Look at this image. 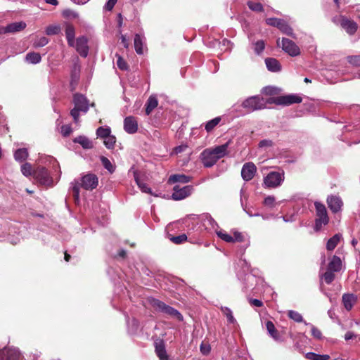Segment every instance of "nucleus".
<instances>
[{
    "label": "nucleus",
    "instance_id": "1",
    "mask_svg": "<svg viewBox=\"0 0 360 360\" xmlns=\"http://www.w3.org/2000/svg\"><path fill=\"white\" fill-rule=\"evenodd\" d=\"M267 103V100L265 101L260 96H254L246 98L242 103V107L248 112H253L265 108Z\"/></svg>",
    "mask_w": 360,
    "mask_h": 360
},
{
    "label": "nucleus",
    "instance_id": "2",
    "mask_svg": "<svg viewBox=\"0 0 360 360\" xmlns=\"http://www.w3.org/2000/svg\"><path fill=\"white\" fill-rule=\"evenodd\" d=\"M314 206L316 213L314 229L316 231H319L323 226L328 224L329 218L326 206L323 204L319 202H315Z\"/></svg>",
    "mask_w": 360,
    "mask_h": 360
},
{
    "label": "nucleus",
    "instance_id": "3",
    "mask_svg": "<svg viewBox=\"0 0 360 360\" xmlns=\"http://www.w3.org/2000/svg\"><path fill=\"white\" fill-rule=\"evenodd\" d=\"M150 303L156 310L165 313L172 317H174L179 321L183 320V316L179 311L170 306L167 305L164 302L157 299H151Z\"/></svg>",
    "mask_w": 360,
    "mask_h": 360
},
{
    "label": "nucleus",
    "instance_id": "4",
    "mask_svg": "<svg viewBox=\"0 0 360 360\" xmlns=\"http://www.w3.org/2000/svg\"><path fill=\"white\" fill-rule=\"evenodd\" d=\"M217 236L226 243H240L244 241V235L236 229H232L231 233H226L224 230L217 231Z\"/></svg>",
    "mask_w": 360,
    "mask_h": 360
},
{
    "label": "nucleus",
    "instance_id": "5",
    "mask_svg": "<svg viewBox=\"0 0 360 360\" xmlns=\"http://www.w3.org/2000/svg\"><path fill=\"white\" fill-rule=\"evenodd\" d=\"M267 102L269 104L275 103L276 105H289L293 103H301L302 98L297 95L290 94L276 98H269L267 99Z\"/></svg>",
    "mask_w": 360,
    "mask_h": 360
},
{
    "label": "nucleus",
    "instance_id": "6",
    "mask_svg": "<svg viewBox=\"0 0 360 360\" xmlns=\"http://www.w3.org/2000/svg\"><path fill=\"white\" fill-rule=\"evenodd\" d=\"M284 181V172H271L264 179V184L268 188L279 186Z\"/></svg>",
    "mask_w": 360,
    "mask_h": 360
},
{
    "label": "nucleus",
    "instance_id": "7",
    "mask_svg": "<svg viewBox=\"0 0 360 360\" xmlns=\"http://www.w3.org/2000/svg\"><path fill=\"white\" fill-rule=\"evenodd\" d=\"M193 191V186L188 185L181 188L179 186H174L172 198L174 200H181L191 195Z\"/></svg>",
    "mask_w": 360,
    "mask_h": 360
},
{
    "label": "nucleus",
    "instance_id": "8",
    "mask_svg": "<svg viewBox=\"0 0 360 360\" xmlns=\"http://www.w3.org/2000/svg\"><path fill=\"white\" fill-rule=\"evenodd\" d=\"M34 175L41 185L51 186L53 184L52 178L50 176L47 169L44 167H38L34 171Z\"/></svg>",
    "mask_w": 360,
    "mask_h": 360
},
{
    "label": "nucleus",
    "instance_id": "9",
    "mask_svg": "<svg viewBox=\"0 0 360 360\" xmlns=\"http://www.w3.org/2000/svg\"><path fill=\"white\" fill-rule=\"evenodd\" d=\"M20 351L14 347H6L0 351V360H21Z\"/></svg>",
    "mask_w": 360,
    "mask_h": 360
},
{
    "label": "nucleus",
    "instance_id": "10",
    "mask_svg": "<svg viewBox=\"0 0 360 360\" xmlns=\"http://www.w3.org/2000/svg\"><path fill=\"white\" fill-rule=\"evenodd\" d=\"M98 184V179L94 174H87L81 179V187L85 190H93L96 188Z\"/></svg>",
    "mask_w": 360,
    "mask_h": 360
},
{
    "label": "nucleus",
    "instance_id": "11",
    "mask_svg": "<svg viewBox=\"0 0 360 360\" xmlns=\"http://www.w3.org/2000/svg\"><path fill=\"white\" fill-rule=\"evenodd\" d=\"M282 49L291 56H296L300 54V49L292 41L283 38L281 40Z\"/></svg>",
    "mask_w": 360,
    "mask_h": 360
},
{
    "label": "nucleus",
    "instance_id": "12",
    "mask_svg": "<svg viewBox=\"0 0 360 360\" xmlns=\"http://www.w3.org/2000/svg\"><path fill=\"white\" fill-rule=\"evenodd\" d=\"M340 25L349 35H353L358 28L357 24L354 20L345 16L340 17Z\"/></svg>",
    "mask_w": 360,
    "mask_h": 360
},
{
    "label": "nucleus",
    "instance_id": "13",
    "mask_svg": "<svg viewBox=\"0 0 360 360\" xmlns=\"http://www.w3.org/2000/svg\"><path fill=\"white\" fill-rule=\"evenodd\" d=\"M200 160L205 167H211L218 161L210 149L204 150L200 154Z\"/></svg>",
    "mask_w": 360,
    "mask_h": 360
},
{
    "label": "nucleus",
    "instance_id": "14",
    "mask_svg": "<svg viewBox=\"0 0 360 360\" xmlns=\"http://www.w3.org/2000/svg\"><path fill=\"white\" fill-rule=\"evenodd\" d=\"M139 129L137 118L134 116L126 117L124 120V129L129 134L137 132Z\"/></svg>",
    "mask_w": 360,
    "mask_h": 360
},
{
    "label": "nucleus",
    "instance_id": "15",
    "mask_svg": "<svg viewBox=\"0 0 360 360\" xmlns=\"http://www.w3.org/2000/svg\"><path fill=\"white\" fill-rule=\"evenodd\" d=\"M257 172V167L252 162H247L243 165L241 169V176L243 180L248 181L253 179Z\"/></svg>",
    "mask_w": 360,
    "mask_h": 360
},
{
    "label": "nucleus",
    "instance_id": "16",
    "mask_svg": "<svg viewBox=\"0 0 360 360\" xmlns=\"http://www.w3.org/2000/svg\"><path fill=\"white\" fill-rule=\"evenodd\" d=\"M87 39L85 37H78L75 41V47L77 51L82 57H86L89 53V47L87 45Z\"/></svg>",
    "mask_w": 360,
    "mask_h": 360
},
{
    "label": "nucleus",
    "instance_id": "17",
    "mask_svg": "<svg viewBox=\"0 0 360 360\" xmlns=\"http://www.w3.org/2000/svg\"><path fill=\"white\" fill-rule=\"evenodd\" d=\"M73 101L75 108L80 109L83 112L88 111L89 106V101L84 95L79 94H75Z\"/></svg>",
    "mask_w": 360,
    "mask_h": 360
},
{
    "label": "nucleus",
    "instance_id": "18",
    "mask_svg": "<svg viewBox=\"0 0 360 360\" xmlns=\"http://www.w3.org/2000/svg\"><path fill=\"white\" fill-rule=\"evenodd\" d=\"M327 203L330 210L334 213L340 212L343 205V202L340 198L335 195L328 196L327 198Z\"/></svg>",
    "mask_w": 360,
    "mask_h": 360
},
{
    "label": "nucleus",
    "instance_id": "19",
    "mask_svg": "<svg viewBox=\"0 0 360 360\" xmlns=\"http://www.w3.org/2000/svg\"><path fill=\"white\" fill-rule=\"evenodd\" d=\"M229 145V141L221 146H216L214 148H210V150L213 152L215 158L217 160L224 158L227 155V150Z\"/></svg>",
    "mask_w": 360,
    "mask_h": 360
},
{
    "label": "nucleus",
    "instance_id": "20",
    "mask_svg": "<svg viewBox=\"0 0 360 360\" xmlns=\"http://www.w3.org/2000/svg\"><path fill=\"white\" fill-rule=\"evenodd\" d=\"M26 27V23L23 21L15 22L8 25L4 30L5 33H14L23 30Z\"/></svg>",
    "mask_w": 360,
    "mask_h": 360
},
{
    "label": "nucleus",
    "instance_id": "21",
    "mask_svg": "<svg viewBox=\"0 0 360 360\" xmlns=\"http://www.w3.org/2000/svg\"><path fill=\"white\" fill-rule=\"evenodd\" d=\"M192 177L185 174H176L171 175L168 179V184H173L175 183L186 184L191 181Z\"/></svg>",
    "mask_w": 360,
    "mask_h": 360
},
{
    "label": "nucleus",
    "instance_id": "22",
    "mask_svg": "<svg viewBox=\"0 0 360 360\" xmlns=\"http://www.w3.org/2000/svg\"><path fill=\"white\" fill-rule=\"evenodd\" d=\"M265 64L268 70L277 72L281 71V65L278 60L274 58H267L265 59Z\"/></svg>",
    "mask_w": 360,
    "mask_h": 360
},
{
    "label": "nucleus",
    "instance_id": "23",
    "mask_svg": "<svg viewBox=\"0 0 360 360\" xmlns=\"http://www.w3.org/2000/svg\"><path fill=\"white\" fill-rule=\"evenodd\" d=\"M342 266L341 259L338 256L333 255L328 263V269L334 272H338L341 270Z\"/></svg>",
    "mask_w": 360,
    "mask_h": 360
},
{
    "label": "nucleus",
    "instance_id": "24",
    "mask_svg": "<svg viewBox=\"0 0 360 360\" xmlns=\"http://www.w3.org/2000/svg\"><path fill=\"white\" fill-rule=\"evenodd\" d=\"M155 352L160 360H169L165 345L162 341L155 342Z\"/></svg>",
    "mask_w": 360,
    "mask_h": 360
},
{
    "label": "nucleus",
    "instance_id": "25",
    "mask_svg": "<svg viewBox=\"0 0 360 360\" xmlns=\"http://www.w3.org/2000/svg\"><path fill=\"white\" fill-rule=\"evenodd\" d=\"M356 302V297L352 294H344L342 295V302L345 308L349 311L352 309L354 304Z\"/></svg>",
    "mask_w": 360,
    "mask_h": 360
},
{
    "label": "nucleus",
    "instance_id": "26",
    "mask_svg": "<svg viewBox=\"0 0 360 360\" xmlns=\"http://www.w3.org/2000/svg\"><path fill=\"white\" fill-rule=\"evenodd\" d=\"M75 28L71 25H68L65 27V36L68 41V44L70 46H75Z\"/></svg>",
    "mask_w": 360,
    "mask_h": 360
},
{
    "label": "nucleus",
    "instance_id": "27",
    "mask_svg": "<svg viewBox=\"0 0 360 360\" xmlns=\"http://www.w3.org/2000/svg\"><path fill=\"white\" fill-rule=\"evenodd\" d=\"M342 238V235L340 233L335 234L330 238L326 243V249L329 251L333 250L340 243Z\"/></svg>",
    "mask_w": 360,
    "mask_h": 360
},
{
    "label": "nucleus",
    "instance_id": "28",
    "mask_svg": "<svg viewBox=\"0 0 360 360\" xmlns=\"http://www.w3.org/2000/svg\"><path fill=\"white\" fill-rule=\"evenodd\" d=\"M75 143L80 144L84 149H91L93 148L92 142L84 136H79L74 139Z\"/></svg>",
    "mask_w": 360,
    "mask_h": 360
},
{
    "label": "nucleus",
    "instance_id": "29",
    "mask_svg": "<svg viewBox=\"0 0 360 360\" xmlns=\"http://www.w3.org/2000/svg\"><path fill=\"white\" fill-rule=\"evenodd\" d=\"M158 102L155 96H150L147 101L146 104V113L147 115H150V112L158 106Z\"/></svg>",
    "mask_w": 360,
    "mask_h": 360
},
{
    "label": "nucleus",
    "instance_id": "30",
    "mask_svg": "<svg viewBox=\"0 0 360 360\" xmlns=\"http://www.w3.org/2000/svg\"><path fill=\"white\" fill-rule=\"evenodd\" d=\"M266 330H267L269 335L272 338H274L275 340H279L278 332L276 329L275 326L272 321H266Z\"/></svg>",
    "mask_w": 360,
    "mask_h": 360
},
{
    "label": "nucleus",
    "instance_id": "31",
    "mask_svg": "<svg viewBox=\"0 0 360 360\" xmlns=\"http://www.w3.org/2000/svg\"><path fill=\"white\" fill-rule=\"evenodd\" d=\"M28 157V151L26 148H20L15 150L14 158L18 162H23Z\"/></svg>",
    "mask_w": 360,
    "mask_h": 360
},
{
    "label": "nucleus",
    "instance_id": "32",
    "mask_svg": "<svg viewBox=\"0 0 360 360\" xmlns=\"http://www.w3.org/2000/svg\"><path fill=\"white\" fill-rule=\"evenodd\" d=\"M25 60L29 63L37 64L41 61V57L38 53L31 52L26 55Z\"/></svg>",
    "mask_w": 360,
    "mask_h": 360
},
{
    "label": "nucleus",
    "instance_id": "33",
    "mask_svg": "<svg viewBox=\"0 0 360 360\" xmlns=\"http://www.w3.org/2000/svg\"><path fill=\"white\" fill-rule=\"evenodd\" d=\"M135 181L137 184L139 188L141 189V191L143 193H148L155 196H158L157 195H155L153 193L152 190L148 186V185L146 183H143L139 179V176L135 174L134 176Z\"/></svg>",
    "mask_w": 360,
    "mask_h": 360
},
{
    "label": "nucleus",
    "instance_id": "34",
    "mask_svg": "<svg viewBox=\"0 0 360 360\" xmlns=\"http://www.w3.org/2000/svg\"><path fill=\"white\" fill-rule=\"evenodd\" d=\"M134 48L138 54H142L143 53L142 38L139 34H136L134 36Z\"/></svg>",
    "mask_w": 360,
    "mask_h": 360
},
{
    "label": "nucleus",
    "instance_id": "35",
    "mask_svg": "<svg viewBox=\"0 0 360 360\" xmlns=\"http://www.w3.org/2000/svg\"><path fill=\"white\" fill-rule=\"evenodd\" d=\"M221 310L222 313L224 314V315L226 316V317L227 319V321L229 323H233V324L237 323L236 320L233 317V313H232V311L231 309H229V307H221Z\"/></svg>",
    "mask_w": 360,
    "mask_h": 360
},
{
    "label": "nucleus",
    "instance_id": "36",
    "mask_svg": "<svg viewBox=\"0 0 360 360\" xmlns=\"http://www.w3.org/2000/svg\"><path fill=\"white\" fill-rule=\"evenodd\" d=\"M305 356L309 360H328L330 359V356L328 354H319L314 352H308Z\"/></svg>",
    "mask_w": 360,
    "mask_h": 360
},
{
    "label": "nucleus",
    "instance_id": "37",
    "mask_svg": "<svg viewBox=\"0 0 360 360\" xmlns=\"http://www.w3.org/2000/svg\"><path fill=\"white\" fill-rule=\"evenodd\" d=\"M101 161L104 167L110 173H113L115 170V166L111 163V162L105 157L102 156L101 158Z\"/></svg>",
    "mask_w": 360,
    "mask_h": 360
},
{
    "label": "nucleus",
    "instance_id": "38",
    "mask_svg": "<svg viewBox=\"0 0 360 360\" xmlns=\"http://www.w3.org/2000/svg\"><path fill=\"white\" fill-rule=\"evenodd\" d=\"M283 33L292 36V28L283 20H282L281 23H280L278 27Z\"/></svg>",
    "mask_w": 360,
    "mask_h": 360
},
{
    "label": "nucleus",
    "instance_id": "39",
    "mask_svg": "<svg viewBox=\"0 0 360 360\" xmlns=\"http://www.w3.org/2000/svg\"><path fill=\"white\" fill-rule=\"evenodd\" d=\"M116 142L115 136L110 134L108 136L103 139V143L105 147L108 149L113 148Z\"/></svg>",
    "mask_w": 360,
    "mask_h": 360
},
{
    "label": "nucleus",
    "instance_id": "40",
    "mask_svg": "<svg viewBox=\"0 0 360 360\" xmlns=\"http://www.w3.org/2000/svg\"><path fill=\"white\" fill-rule=\"evenodd\" d=\"M110 133L111 130L109 127L104 128L101 127H98L96 130V135L103 139L108 136L110 134Z\"/></svg>",
    "mask_w": 360,
    "mask_h": 360
},
{
    "label": "nucleus",
    "instance_id": "41",
    "mask_svg": "<svg viewBox=\"0 0 360 360\" xmlns=\"http://www.w3.org/2000/svg\"><path fill=\"white\" fill-rule=\"evenodd\" d=\"M288 317L295 322L300 323L303 321L302 316L297 311L294 310L288 311Z\"/></svg>",
    "mask_w": 360,
    "mask_h": 360
},
{
    "label": "nucleus",
    "instance_id": "42",
    "mask_svg": "<svg viewBox=\"0 0 360 360\" xmlns=\"http://www.w3.org/2000/svg\"><path fill=\"white\" fill-rule=\"evenodd\" d=\"M347 60L352 66L360 67V55L349 56Z\"/></svg>",
    "mask_w": 360,
    "mask_h": 360
},
{
    "label": "nucleus",
    "instance_id": "43",
    "mask_svg": "<svg viewBox=\"0 0 360 360\" xmlns=\"http://www.w3.org/2000/svg\"><path fill=\"white\" fill-rule=\"evenodd\" d=\"M220 117H215L209 122H207L205 124V129L207 131H212L220 122Z\"/></svg>",
    "mask_w": 360,
    "mask_h": 360
},
{
    "label": "nucleus",
    "instance_id": "44",
    "mask_svg": "<svg viewBox=\"0 0 360 360\" xmlns=\"http://www.w3.org/2000/svg\"><path fill=\"white\" fill-rule=\"evenodd\" d=\"M334 273H335L334 271L327 269V271L323 275V278L327 284H330L334 281V279H335Z\"/></svg>",
    "mask_w": 360,
    "mask_h": 360
},
{
    "label": "nucleus",
    "instance_id": "45",
    "mask_svg": "<svg viewBox=\"0 0 360 360\" xmlns=\"http://www.w3.org/2000/svg\"><path fill=\"white\" fill-rule=\"evenodd\" d=\"M72 189L73 191V195L76 200H79V188L81 187V183H79L76 181L71 183Z\"/></svg>",
    "mask_w": 360,
    "mask_h": 360
},
{
    "label": "nucleus",
    "instance_id": "46",
    "mask_svg": "<svg viewBox=\"0 0 360 360\" xmlns=\"http://www.w3.org/2000/svg\"><path fill=\"white\" fill-rule=\"evenodd\" d=\"M60 27L59 25H49L46 29V33L48 35H55L60 32Z\"/></svg>",
    "mask_w": 360,
    "mask_h": 360
},
{
    "label": "nucleus",
    "instance_id": "47",
    "mask_svg": "<svg viewBox=\"0 0 360 360\" xmlns=\"http://www.w3.org/2000/svg\"><path fill=\"white\" fill-rule=\"evenodd\" d=\"M21 172L25 176H31L32 174V165L28 162L24 163L21 166Z\"/></svg>",
    "mask_w": 360,
    "mask_h": 360
},
{
    "label": "nucleus",
    "instance_id": "48",
    "mask_svg": "<svg viewBox=\"0 0 360 360\" xmlns=\"http://www.w3.org/2000/svg\"><path fill=\"white\" fill-rule=\"evenodd\" d=\"M170 240L175 244H181L187 240V236L186 234H181L177 236H172L170 238Z\"/></svg>",
    "mask_w": 360,
    "mask_h": 360
},
{
    "label": "nucleus",
    "instance_id": "49",
    "mask_svg": "<svg viewBox=\"0 0 360 360\" xmlns=\"http://www.w3.org/2000/svg\"><path fill=\"white\" fill-rule=\"evenodd\" d=\"M265 47L264 41L259 40L255 44V51L256 53L259 54L262 53Z\"/></svg>",
    "mask_w": 360,
    "mask_h": 360
},
{
    "label": "nucleus",
    "instance_id": "50",
    "mask_svg": "<svg viewBox=\"0 0 360 360\" xmlns=\"http://www.w3.org/2000/svg\"><path fill=\"white\" fill-rule=\"evenodd\" d=\"M282 19L276 18H269L266 20V24L278 27L280 23H281Z\"/></svg>",
    "mask_w": 360,
    "mask_h": 360
},
{
    "label": "nucleus",
    "instance_id": "51",
    "mask_svg": "<svg viewBox=\"0 0 360 360\" xmlns=\"http://www.w3.org/2000/svg\"><path fill=\"white\" fill-rule=\"evenodd\" d=\"M117 57V65L120 70H124L127 69V65L125 60L119 55H116Z\"/></svg>",
    "mask_w": 360,
    "mask_h": 360
},
{
    "label": "nucleus",
    "instance_id": "52",
    "mask_svg": "<svg viewBox=\"0 0 360 360\" xmlns=\"http://www.w3.org/2000/svg\"><path fill=\"white\" fill-rule=\"evenodd\" d=\"M49 43V39L45 37H41L34 44L35 47H43Z\"/></svg>",
    "mask_w": 360,
    "mask_h": 360
},
{
    "label": "nucleus",
    "instance_id": "53",
    "mask_svg": "<svg viewBox=\"0 0 360 360\" xmlns=\"http://www.w3.org/2000/svg\"><path fill=\"white\" fill-rule=\"evenodd\" d=\"M117 2V0H108L103 6V11H111Z\"/></svg>",
    "mask_w": 360,
    "mask_h": 360
},
{
    "label": "nucleus",
    "instance_id": "54",
    "mask_svg": "<svg viewBox=\"0 0 360 360\" xmlns=\"http://www.w3.org/2000/svg\"><path fill=\"white\" fill-rule=\"evenodd\" d=\"M80 111H81L80 109H78V108H77L75 107L73 109H72L71 111H70V115L73 117L74 121H75V123H78L79 122V112Z\"/></svg>",
    "mask_w": 360,
    "mask_h": 360
},
{
    "label": "nucleus",
    "instance_id": "55",
    "mask_svg": "<svg viewBox=\"0 0 360 360\" xmlns=\"http://www.w3.org/2000/svg\"><path fill=\"white\" fill-rule=\"evenodd\" d=\"M249 8L255 11H262V5L259 3H254L252 1L248 2Z\"/></svg>",
    "mask_w": 360,
    "mask_h": 360
},
{
    "label": "nucleus",
    "instance_id": "56",
    "mask_svg": "<svg viewBox=\"0 0 360 360\" xmlns=\"http://www.w3.org/2000/svg\"><path fill=\"white\" fill-rule=\"evenodd\" d=\"M311 335L314 338L316 339H321L322 337V333L317 328L314 326H311Z\"/></svg>",
    "mask_w": 360,
    "mask_h": 360
},
{
    "label": "nucleus",
    "instance_id": "57",
    "mask_svg": "<svg viewBox=\"0 0 360 360\" xmlns=\"http://www.w3.org/2000/svg\"><path fill=\"white\" fill-rule=\"evenodd\" d=\"M72 133V128L70 125L61 127V134L63 136H68Z\"/></svg>",
    "mask_w": 360,
    "mask_h": 360
},
{
    "label": "nucleus",
    "instance_id": "58",
    "mask_svg": "<svg viewBox=\"0 0 360 360\" xmlns=\"http://www.w3.org/2000/svg\"><path fill=\"white\" fill-rule=\"evenodd\" d=\"M262 92L266 95H274L276 94V89L271 86H266L263 89Z\"/></svg>",
    "mask_w": 360,
    "mask_h": 360
},
{
    "label": "nucleus",
    "instance_id": "59",
    "mask_svg": "<svg viewBox=\"0 0 360 360\" xmlns=\"http://www.w3.org/2000/svg\"><path fill=\"white\" fill-rule=\"evenodd\" d=\"M210 351V347L208 344L207 343H202L200 345V352L203 354H209Z\"/></svg>",
    "mask_w": 360,
    "mask_h": 360
},
{
    "label": "nucleus",
    "instance_id": "60",
    "mask_svg": "<svg viewBox=\"0 0 360 360\" xmlns=\"http://www.w3.org/2000/svg\"><path fill=\"white\" fill-rule=\"evenodd\" d=\"M188 146L186 144H181L174 148V153L175 154L181 153L186 150Z\"/></svg>",
    "mask_w": 360,
    "mask_h": 360
},
{
    "label": "nucleus",
    "instance_id": "61",
    "mask_svg": "<svg viewBox=\"0 0 360 360\" xmlns=\"http://www.w3.org/2000/svg\"><path fill=\"white\" fill-rule=\"evenodd\" d=\"M272 144H273V142L271 140L264 139V140H262L259 143V148L270 147L272 146Z\"/></svg>",
    "mask_w": 360,
    "mask_h": 360
},
{
    "label": "nucleus",
    "instance_id": "62",
    "mask_svg": "<svg viewBox=\"0 0 360 360\" xmlns=\"http://www.w3.org/2000/svg\"><path fill=\"white\" fill-rule=\"evenodd\" d=\"M275 202V198L274 196H268L265 198L264 203L267 206H273Z\"/></svg>",
    "mask_w": 360,
    "mask_h": 360
},
{
    "label": "nucleus",
    "instance_id": "63",
    "mask_svg": "<svg viewBox=\"0 0 360 360\" xmlns=\"http://www.w3.org/2000/svg\"><path fill=\"white\" fill-rule=\"evenodd\" d=\"M250 303L251 305H253V306H255V307H260L263 305V303L261 300H257V299H250Z\"/></svg>",
    "mask_w": 360,
    "mask_h": 360
},
{
    "label": "nucleus",
    "instance_id": "64",
    "mask_svg": "<svg viewBox=\"0 0 360 360\" xmlns=\"http://www.w3.org/2000/svg\"><path fill=\"white\" fill-rule=\"evenodd\" d=\"M207 221L213 229H214L215 227H218L217 223L210 216H208L207 217Z\"/></svg>",
    "mask_w": 360,
    "mask_h": 360
}]
</instances>
